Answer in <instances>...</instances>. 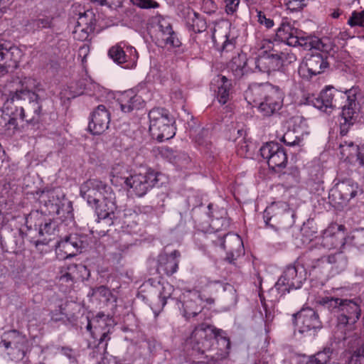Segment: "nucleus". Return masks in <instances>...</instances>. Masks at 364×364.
I'll list each match as a JSON object with an SVG mask.
<instances>
[{"label":"nucleus","instance_id":"8","mask_svg":"<svg viewBox=\"0 0 364 364\" xmlns=\"http://www.w3.org/2000/svg\"><path fill=\"white\" fill-rule=\"evenodd\" d=\"M346 227L343 225L336 223L331 224L324 231L323 235L319 238L320 244L324 249H347L353 247L355 239L353 235H345Z\"/></svg>","mask_w":364,"mask_h":364},{"label":"nucleus","instance_id":"6","mask_svg":"<svg viewBox=\"0 0 364 364\" xmlns=\"http://www.w3.org/2000/svg\"><path fill=\"white\" fill-rule=\"evenodd\" d=\"M149 131L159 141L171 139L175 135L174 120L168 110L154 108L149 113Z\"/></svg>","mask_w":364,"mask_h":364},{"label":"nucleus","instance_id":"55","mask_svg":"<svg viewBox=\"0 0 364 364\" xmlns=\"http://www.w3.org/2000/svg\"><path fill=\"white\" fill-rule=\"evenodd\" d=\"M93 295H98L107 300H109V297L112 295L111 291L105 286H100L93 290Z\"/></svg>","mask_w":364,"mask_h":364},{"label":"nucleus","instance_id":"46","mask_svg":"<svg viewBox=\"0 0 364 364\" xmlns=\"http://www.w3.org/2000/svg\"><path fill=\"white\" fill-rule=\"evenodd\" d=\"M210 132L208 129L203 128L199 130L195 137V141L198 146L210 149L211 141H210Z\"/></svg>","mask_w":364,"mask_h":364},{"label":"nucleus","instance_id":"37","mask_svg":"<svg viewBox=\"0 0 364 364\" xmlns=\"http://www.w3.org/2000/svg\"><path fill=\"white\" fill-rule=\"evenodd\" d=\"M303 133L301 130L293 128L289 129L282 136V141L284 142L287 146H301L303 141Z\"/></svg>","mask_w":364,"mask_h":364},{"label":"nucleus","instance_id":"2","mask_svg":"<svg viewBox=\"0 0 364 364\" xmlns=\"http://www.w3.org/2000/svg\"><path fill=\"white\" fill-rule=\"evenodd\" d=\"M199 284L202 291L199 292L188 291L183 296V301L181 303L183 316L186 318L194 317L200 314L202 311L200 305L201 301H205L208 304H213L215 302L214 298L206 294L208 288H211L212 284L218 285L222 288L224 291H228L232 295V299L236 300V290L234 287L229 284H223L218 280L212 281L206 277L200 278Z\"/></svg>","mask_w":364,"mask_h":364},{"label":"nucleus","instance_id":"44","mask_svg":"<svg viewBox=\"0 0 364 364\" xmlns=\"http://www.w3.org/2000/svg\"><path fill=\"white\" fill-rule=\"evenodd\" d=\"M278 60L279 61V68L285 65L291 64L297 59L296 54L291 48H286L279 53H275Z\"/></svg>","mask_w":364,"mask_h":364},{"label":"nucleus","instance_id":"27","mask_svg":"<svg viewBox=\"0 0 364 364\" xmlns=\"http://www.w3.org/2000/svg\"><path fill=\"white\" fill-rule=\"evenodd\" d=\"M87 273V277L90 273L87 272V267L82 264H72L68 267V272L63 274L59 277V282L61 284H65L66 288L70 289L73 284L80 280H83L85 276L80 273Z\"/></svg>","mask_w":364,"mask_h":364},{"label":"nucleus","instance_id":"35","mask_svg":"<svg viewBox=\"0 0 364 364\" xmlns=\"http://www.w3.org/2000/svg\"><path fill=\"white\" fill-rule=\"evenodd\" d=\"M110 338L109 329L102 332L99 338L97 345L95 346L90 354V357L96 360L97 362L103 360L105 355L107 353L108 341Z\"/></svg>","mask_w":364,"mask_h":364},{"label":"nucleus","instance_id":"21","mask_svg":"<svg viewBox=\"0 0 364 364\" xmlns=\"http://www.w3.org/2000/svg\"><path fill=\"white\" fill-rule=\"evenodd\" d=\"M302 284L301 277L297 274L294 266L289 265L284 271L282 275L275 284V288L282 294L289 292L291 289H299Z\"/></svg>","mask_w":364,"mask_h":364},{"label":"nucleus","instance_id":"1","mask_svg":"<svg viewBox=\"0 0 364 364\" xmlns=\"http://www.w3.org/2000/svg\"><path fill=\"white\" fill-rule=\"evenodd\" d=\"M250 104L257 107L264 117L277 113L282 107L284 93L277 86L271 84H255L249 87L245 93Z\"/></svg>","mask_w":364,"mask_h":364},{"label":"nucleus","instance_id":"59","mask_svg":"<svg viewBox=\"0 0 364 364\" xmlns=\"http://www.w3.org/2000/svg\"><path fill=\"white\" fill-rule=\"evenodd\" d=\"M230 63H234L235 65H246L247 58L245 54L242 53H237V55L232 57Z\"/></svg>","mask_w":364,"mask_h":364},{"label":"nucleus","instance_id":"51","mask_svg":"<svg viewBox=\"0 0 364 364\" xmlns=\"http://www.w3.org/2000/svg\"><path fill=\"white\" fill-rule=\"evenodd\" d=\"M160 153L164 158L168 160L171 163H178V155L173 149L169 147H163L161 148Z\"/></svg>","mask_w":364,"mask_h":364},{"label":"nucleus","instance_id":"47","mask_svg":"<svg viewBox=\"0 0 364 364\" xmlns=\"http://www.w3.org/2000/svg\"><path fill=\"white\" fill-rule=\"evenodd\" d=\"M94 30L95 29L80 26V25L76 24L73 32V37L75 39L78 41H87L88 40L90 33H92Z\"/></svg>","mask_w":364,"mask_h":364},{"label":"nucleus","instance_id":"28","mask_svg":"<svg viewBox=\"0 0 364 364\" xmlns=\"http://www.w3.org/2000/svg\"><path fill=\"white\" fill-rule=\"evenodd\" d=\"M121 110L129 113L140 109L144 106V100L140 95H136L134 90L124 92L119 99Z\"/></svg>","mask_w":364,"mask_h":364},{"label":"nucleus","instance_id":"42","mask_svg":"<svg viewBox=\"0 0 364 364\" xmlns=\"http://www.w3.org/2000/svg\"><path fill=\"white\" fill-rule=\"evenodd\" d=\"M220 80L217 97L221 105H225L229 100L230 83L225 76L220 77Z\"/></svg>","mask_w":364,"mask_h":364},{"label":"nucleus","instance_id":"11","mask_svg":"<svg viewBox=\"0 0 364 364\" xmlns=\"http://www.w3.org/2000/svg\"><path fill=\"white\" fill-rule=\"evenodd\" d=\"M18 84L21 87L16 88L15 91L22 95L25 100L28 99V112L43 113V99L36 93L41 90V83L34 78L24 77L19 80Z\"/></svg>","mask_w":364,"mask_h":364},{"label":"nucleus","instance_id":"58","mask_svg":"<svg viewBox=\"0 0 364 364\" xmlns=\"http://www.w3.org/2000/svg\"><path fill=\"white\" fill-rule=\"evenodd\" d=\"M225 2L227 13L233 14L240 4V0H225Z\"/></svg>","mask_w":364,"mask_h":364},{"label":"nucleus","instance_id":"56","mask_svg":"<svg viewBox=\"0 0 364 364\" xmlns=\"http://www.w3.org/2000/svg\"><path fill=\"white\" fill-rule=\"evenodd\" d=\"M173 291V287L168 284L167 286L163 287V290L160 293L159 300L161 302L162 307L166 304V300L170 298L171 293L169 291Z\"/></svg>","mask_w":364,"mask_h":364},{"label":"nucleus","instance_id":"29","mask_svg":"<svg viewBox=\"0 0 364 364\" xmlns=\"http://www.w3.org/2000/svg\"><path fill=\"white\" fill-rule=\"evenodd\" d=\"M340 154L343 159L351 160L355 157L359 164L364 166V147L355 145L353 141H341Z\"/></svg>","mask_w":364,"mask_h":364},{"label":"nucleus","instance_id":"16","mask_svg":"<svg viewBox=\"0 0 364 364\" xmlns=\"http://www.w3.org/2000/svg\"><path fill=\"white\" fill-rule=\"evenodd\" d=\"M344 98V95L333 87H326L316 97L314 95L307 97V102L316 108L325 112H331L334 108L338 107L340 104L338 100Z\"/></svg>","mask_w":364,"mask_h":364},{"label":"nucleus","instance_id":"10","mask_svg":"<svg viewBox=\"0 0 364 364\" xmlns=\"http://www.w3.org/2000/svg\"><path fill=\"white\" fill-rule=\"evenodd\" d=\"M296 33V30L291 28L289 23H282L277 30V35L286 39L289 46H296L299 45L307 50H311L312 48H314L323 51H328L330 48L329 45H327L323 40H319L318 38H299L295 35Z\"/></svg>","mask_w":364,"mask_h":364},{"label":"nucleus","instance_id":"24","mask_svg":"<svg viewBox=\"0 0 364 364\" xmlns=\"http://www.w3.org/2000/svg\"><path fill=\"white\" fill-rule=\"evenodd\" d=\"M114 199V193L112 191L110 199L109 198H108V194L105 193L101 201H99V203L95 205L98 219L107 220L109 225L113 223V220L115 218L114 211L117 209V206Z\"/></svg>","mask_w":364,"mask_h":364},{"label":"nucleus","instance_id":"18","mask_svg":"<svg viewBox=\"0 0 364 364\" xmlns=\"http://www.w3.org/2000/svg\"><path fill=\"white\" fill-rule=\"evenodd\" d=\"M22 56L21 50L10 42H0V73H8L10 68H16Z\"/></svg>","mask_w":364,"mask_h":364},{"label":"nucleus","instance_id":"14","mask_svg":"<svg viewBox=\"0 0 364 364\" xmlns=\"http://www.w3.org/2000/svg\"><path fill=\"white\" fill-rule=\"evenodd\" d=\"M105 193L108 198L112 197V188L105 183L97 179H89L80 186V196L90 205H96L101 201Z\"/></svg>","mask_w":364,"mask_h":364},{"label":"nucleus","instance_id":"61","mask_svg":"<svg viewBox=\"0 0 364 364\" xmlns=\"http://www.w3.org/2000/svg\"><path fill=\"white\" fill-rule=\"evenodd\" d=\"M208 215L209 217L212 218H216V217H220V215H218V210H213V205L212 203H210L208 206Z\"/></svg>","mask_w":364,"mask_h":364},{"label":"nucleus","instance_id":"63","mask_svg":"<svg viewBox=\"0 0 364 364\" xmlns=\"http://www.w3.org/2000/svg\"><path fill=\"white\" fill-rule=\"evenodd\" d=\"M61 351L63 355L67 356L70 360L75 358L73 350L71 348L63 347L62 348Z\"/></svg>","mask_w":364,"mask_h":364},{"label":"nucleus","instance_id":"49","mask_svg":"<svg viewBox=\"0 0 364 364\" xmlns=\"http://www.w3.org/2000/svg\"><path fill=\"white\" fill-rule=\"evenodd\" d=\"M348 25L353 26H364V11H353L348 21Z\"/></svg>","mask_w":364,"mask_h":364},{"label":"nucleus","instance_id":"38","mask_svg":"<svg viewBox=\"0 0 364 364\" xmlns=\"http://www.w3.org/2000/svg\"><path fill=\"white\" fill-rule=\"evenodd\" d=\"M53 18L50 16L40 14L36 18H32L28 21L26 25L29 30L36 31L43 28H50Z\"/></svg>","mask_w":364,"mask_h":364},{"label":"nucleus","instance_id":"15","mask_svg":"<svg viewBox=\"0 0 364 364\" xmlns=\"http://www.w3.org/2000/svg\"><path fill=\"white\" fill-rule=\"evenodd\" d=\"M209 328L210 326L206 323H201L196 326L190 336L185 340L186 347L201 354L209 350L213 343L211 335L208 336L207 333V329Z\"/></svg>","mask_w":364,"mask_h":364},{"label":"nucleus","instance_id":"43","mask_svg":"<svg viewBox=\"0 0 364 364\" xmlns=\"http://www.w3.org/2000/svg\"><path fill=\"white\" fill-rule=\"evenodd\" d=\"M77 25L95 29L96 25L95 14L91 10H87L79 14Z\"/></svg>","mask_w":364,"mask_h":364},{"label":"nucleus","instance_id":"5","mask_svg":"<svg viewBox=\"0 0 364 364\" xmlns=\"http://www.w3.org/2000/svg\"><path fill=\"white\" fill-rule=\"evenodd\" d=\"M25 99L15 90L9 93H1L0 105L2 114L18 117L22 121L26 122L28 124L35 125L40 121L43 113L25 112L23 107L19 105V102Z\"/></svg>","mask_w":364,"mask_h":364},{"label":"nucleus","instance_id":"48","mask_svg":"<svg viewBox=\"0 0 364 364\" xmlns=\"http://www.w3.org/2000/svg\"><path fill=\"white\" fill-rule=\"evenodd\" d=\"M225 40L223 43L222 53H228L234 50L236 44V37L229 31L225 35Z\"/></svg>","mask_w":364,"mask_h":364},{"label":"nucleus","instance_id":"33","mask_svg":"<svg viewBox=\"0 0 364 364\" xmlns=\"http://www.w3.org/2000/svg\"><path fill=\"white\" fill-rule=\"evenodd\" d=\"M18 117L6 116L1 114L0 116V135L10 138L13 136L18 128L17 119Z\"/></svg>","mask_w":364,"mask_h":364},{"label":"nucleus","instance_id":"62","mask_svg":"<svg viewBox=\"0 0 364 364\" xmlns=\"http://www.w3.org/2000/svg\"><path fill=\"white\" fill-rule=\"evenodd\" d=\"M13 3V0H0V12H4Z\"/></svg>","mask_w":364,"mask_h":364},{"label":"nucleus","instance_id":"52","mask_svg":"<svg viewBox=\"0 0 364 364\" xmlns=\"http://www.w3.org/2000/svg\"><path fill=\"white\" fill-rule=\"evenodd\" d=\"M133 4L142 9L157 8L159 4L153 0H130Z\"/></svg>","mask_w":364,"mask_h":364},{"label":"nucleus","instance_id":"20","mask_svg":"<svg viewBox=\"0 0 364 364\" xmlns=\"http://www.w3.org/2000/svg\"><path fill=\"white\" fill-rule=\"evenodd\" d=\"M333 195L338 194L341 203L349 202L351 199L363 194L359 184L351 178H345L338 182L333 189Z\"/></svg>","mask_w":364,"mask_h":364},{"label":"nucleus","instance_id":"53","mask_svg":"<svg viewBox=\"0 0 364 364\" xmlns=\"http://www.w3.org/2000/svg\"><path fill=\"white\" fill-rule=\"evenodd\" d=\"M286 5L287 9L296 11L301 9L305 5V0H286Z\"/></svg>","mask_w":364,"mask_h":364},{"label":"nucleus","instance_id":"19","mask_svg":"<svg viewBox=\"0 0 364 364\" xmlns=\"http://www.w3.org/2000/svg\"><path fill=\"white\" fill-rule=\"evenodd\" d=\"M294 320L301 333L311 331L314 333L317 329L321 328L318 314L311 308L303 309L294 314Z\"/></svg>","mask_w":364,"mask_h":364},{"label":"nucleus","instance_id":"41","mask_svg":"<svg viewBox=\"0 0 364 364\" xmlns=\"http://www.w3.org/2000/svg\"><path fill=\"white\" fill-rule=\"evenodd\" d=\"M180 256L178 252H172L168 255H161L159 261L160 263H163V259L166 257V262L164 263V269L168 274H173L176 272L178 269V261L177 260V257Z\"/></svg>","mask_w":364,"mask_h":364},{"label":"nucleus","instance_id":"60","mask_svg":"<svg viewBox=\"0 0 364 364\" xmlns=\"http://www.w3.org/2000/svg\"><path fill=\"white\" fill-rule=\"evenodd\" d=\"M59 309L55 312H52L51 318L55 321H61L64 318L65 314L64 313L65 308L63 307V304L58 306Z\"/></svg>","mask_w":364,"mask_h":364},{"label":"nucleus","instance_id":"40","mask_svg":"<svg viewBox=\"0 0 364 364\" xmlns=\"http://www.w3.org/2000/svg\"><path fill=\"white\" fill-rule=\"evenodd\" d=\"M333 353V348L326 347L322 351L310 356L306 364H328Z\"/></svg>","mask_w":364,"mask_h":364},{"label":"nucleus","instance_id":"25","mask_svg":"<svg viewBox=\"0 0 364 364\" xmlns=\"http://www.w3.org/2000/svg\"><path fill=\"white\" fill-rule=\"evenodd\" d=\"M355 97L350 99V96H348V105H345L343 107L341 112V117L343 122H341V134L345 136L350 128V127L357 121L358 113L355 109Z\"/></svg>","mask_w":364,"mask_h":364},{"label":"nucleus","instance_id":"32","mask_svg":"<svg viewBox=\"0 0 364 364\" xmlns=\"http://www.w3.org/2000/svg\"><path fill=\"white\" fill-rule=\"evenodd\" d=\"M159 29L162 33V38L166 45L178 48L181 43L177 37L176 33L173 31L171 23L165 20L159 22Z\"/></svg>","mask_w":364,"mask_h":364},{"label":"nucleus","instance_id":"30","mask_svg":"<svg viewBox=\"0 0 364 364\" xmlns=\"http://www.w3.org/2000/svg\"><path fill=\"white\" fill-rule=\"evenodd\" d=\"M279 61L275 53H264L259 55L255 60V69L259 72L269 73L279 69Z\"/></svg>","mask_w":364,"mask_h":364},{"label":"nucleus","instance_id":"45","mask_svg":"<svg viewBox=\"0 0 364 364\" xmlns=\"http://www.w3.org/2000/svg\"><path fill=\"white\" fill-rule=\"evenodd\" d=\"M327 261L330 264H333L336 265V267L339 270L344 269L347 266V258L343 255V252H336L333 254L330 255Z\"/></svg>","mask_w":364,"mask_h":364},{"label":"nucleus","instance_id":"9","mask_svg":"<svg viewBox=\"0 0 364 364\" xmlns=\"http://www.w3.org/2000/svg\"><path fill=\"white\" fill-rule=\"evenodd\" d=\"M322 40L327 45H329L330 48L328 51H323L315 48L317 51L309 53L305 56L304 60L299 69V75L304 78H311L313 76L323 73L328 65V63L326 60V53L331 50V45L329 43L328 38ZM311 49H314V48Z\"/></svg>","mask_w":364,"mask_h":364},{"label":"nucleus","instance_id":"50","mask_svg":"<svg viewBox=\"0 0 364 364\" xmlns=\"http://www.w3.org/2000/svg\"><path fill=\"white\" fill-rule=\"evenodd\" d=\"M348 364H364V347L363 346L357 348L353 353Z\"/></svg>","mask_w":364,"mask_h":364},{"label":"nucleus","instance_id":"39","mask_svg":"<svg viewBox=\"0 0 364 364\" xmlns=\"http://www.w3.org/2000/svg\"><path fill=\"white\" fill-rule=\"evenodd\" d=\"M220 217L212 218L209 224V228L214 232H218L228 228L230 225L229 219L227 218V211L224 208L218 210Z\"/></svg>","mask_w":364,"mask_h":364},{"label":"nucleus","instance_id":"22","mask_svg":"<svg viewBox=\"0 0 364 364\" xmlns=\"http://www.w3.org/2000/svg\"><path fill=\"white\" fill-rule=\"evenodd\" d=\"M110 114L103 105H100L91 115L88 129L92 134H101L109 127Z\"/></svg>","mask_w":364,"mask_h":364},{"label":"nucleus","instance_id":"26","mask_svg":"<svg viewBox=\"0 0 364 364\" xmlns=\"http://www.w3.org/2000/svg\"><path fill=\"white\" fill-rule=\"evenodd\" d=\"M91 240L92 239L87 235L71 233L61 237L56 243V248L87 249Z\"/></svg>","mask_w":364,"mask_h":364},{"label":"nucleus","instance_id":"31","mask_svg":"<svg viewBox=\"0 0 364 364\" xmlns=\"http://www.w3.org/2000/svg\"><path fill=\"white\" fill-rule=\"evenodd\" d=\"M112 320L111 318H109L108 316H106L104 313H98L95 318L93 319L94 323H97L94 326V331H92V323L91 321H88V323L87 325V330L91 333L92 336L95 338L98 334L102 335V333L107 331H110L109 324L107 321H110Z\"/></svg>","mask_w":364,"mask_h":364},{"label":"nucleus","instance_id":"23","mask_svg":"<svg viewBox=\"0 0 364 364\" xmlns=\"http://www.w3.org/2000/svg\"><path fill=\"white\" fill-rule=\"evenodd\" d=\"M33 222L35 223V228H38L39 235L42 236L53 234L57 227L55 221L45 218L38 212L31 213L26 218V224L28 228H32Z\"/></svg>","mask_w":364,"mask_h":364},{"label":"nucleus","instance_id":"57","mask_svg":"<svg viewBox=\"0 0 364 364\" xmlns=\"http://www.w3.org/2000/svg\"><path fill=\"white\" fill-rule=\"evenodd\" d=\"M258 22L264 25L267 28H270L274 26V21L271 18H267L265 14L262 11L257 12Z\"/></svg>","mask_w":364,"mask_h":364},{"label":"nucleus","instance_id":"3","mask_svg":"<svg viewBox=\"0 0 364 364\" xmlns=\"http://www.w3.org/2000/svg\"><path fill=\"white\" fill-rule=\"evenodd\" d=\"M317 302L331 311L339 313L338 321L344 325L355 323L361 314L358 298L349 299L337 296H322L318 299Z\"/></svg>","mask_w":364,"mask_h":364},{"label":"nucleus","instance_id":"34","mask_svg":"<svg viewBox=\"0 0 364 364\" xmlns=\"http://www.w3.org/2000/svg\"><path fill=\"white\" fill-rule=\"evenodd\" d=\"M217 242L221 249L228 250H240L244 248L242 238L237 234H227L224 237H218Z\"/></svg>","mask_w":364,"mask_h":364},{"label":"nucleus","instance_id":"4","mask_svg":"<svg viewBox=\"0 0 364 364\" xmlns=\"http://www.w3.org/2000/svg\"><path fill=\"white\" fill-rule=\"evenodd\" d=\"M121 168L120 165H117L112 168L113 176L124 179L125 185L138 197L145 196L159 181V174L154 170L145 169L144 172L126 176L119 171Z\"/></svg>","mask_w":364,"mask_h":364},{"label":"nucleus","instance_id":"17","mask_svg":"<svg viewBox=\"0 0 364 364\" xmlns=\"http://www.w3.org/2000/svg\"><path fill=\"white\" fill-rule=\"evenodd\" d=\"M261 156L267 160L270 168L275 171L284 168L287 164V155L279 144L269 142L259 149Z\"/></svg>","mask_w":364,"mask_h":364},{"label":"nucleus","instance_id":"54","mask_svg":"<svg viewBox=\"0 0 364 364\" xmlns=\"http://www.w3.org/2000/svg\"><path fill=\"white\" fill-rule=\"evenodd\" d=\"M230 69L235 78L239 79L243 76L245 73L246 65H235L230 63Z\"/></svg>","mask_w":364,"mask_h":364},{"label":"nucleus","instance_id":"12","mask_svg":"<svg viewBox=\"0 0 364 364\" xmlns=\"http://www.w3.org/2000/svg\"><path fill=\"white\" fill-rule=\"evenodd\" d=\"M25 337L16 330L5 332L0 342V348L4 347L11 360H21L24 358L23 349Z\"/></svg>","mask_w":364,"mask_h":364},{"label":"nucleus","instance_id":"7","mask_svg":"<svg viewBox=\"0 0 364 364\" xmlns=\"http://www.w3.org/2000/svg\"><path fill=\"white\" fill-rule=\"evenodd\" d=\"M294 212L284 202L273 203L264 212V220L269 225L278 231L291 227L294 223Z\"/></svg>","mask_w":364,"mask_h":364},{"label":"nucleus","instance_id":"64","mask_svg":"<svg viewBox=\"0 0 364 364\" xmlns=\"http://www.w3.org/2000/svg\"><path fill=\"white\" fill-rule=\"evenodd\" d=\"M88 51H89V46L85 44L80 47L79 55L81 56L82 55H83V58H85Z\"/></svg>","mask_w":364,"mask_h":364},{"label":"nucleus","instance_id":"36","mask_svg":"<svg viewBox=\"0 0 364 364\" xmlns=\"http://www.w3.org/2000/svg\"><path fill=\"white\" fill-rule=\"evenodd\" d=\"M186 23L188 29L196 33H201L207 28L205 21L193 10L188 11Z\"/></svg>","mask_w":364,"mask_h":364},{"label":"nucleus","instance_id":"13","mask_svg":"<svg viewBox=\"0 0 364 364\" xmlns=\"http://www.w3.org/2000/svg\"><path fill=\"white\" fill-rule=\"evenodd\" d=\"M109 57L124 68L131 69L136 65L138 53L135 48L120 42L112 46L108 50Z\"/></svg>","mask_w":364,"mask_h":364}]
</instances>
